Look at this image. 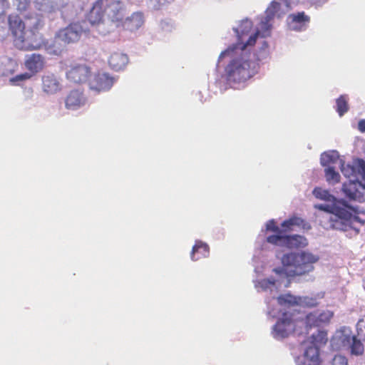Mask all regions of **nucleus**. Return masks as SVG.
<instances>
[{
  "instance_id": "nucleus-11",
  "label": "nucleus",
  "mask_w": 365,
  "mask_h": 365,
  "mask_svg": "<svg viewBox=\"0 0 365 365\" xmlns=\"http://www.w3.org/2000/svg\"><path fill=\"white\" fill-rule=\"evenodd\" d=\"M91 68L85 63L71 64L66 73L68 81L73 83H83L91 76Z\"/></svg>"
},
{
  "instance_id": "nucleus-7",
  "label": "nucleus",
  "mask_w": 365,
  "mask_h": 365,
  "mask_svg": "<svg viewBox=\"0 0 365 365\" xmlns=\"http://www.w3.org/2000/svg\"><path fill=\"white\" fill-rule=\"evenodd\" d=\"M84 24L85 22H73L66 27L59 29L55 34L54 44H60L62 42L63 45H67L78 42L82 34L88 31Z\"/></svg>"
},
{
  "instance_id": "nucleus-41",
  "label": "nucleus",
  "mask_w": 365,
  "mask_h": 365,
  "mask_svg": "<svg viewBox=\"0 0 365 365\" xmlns=\"http://www.w3.org/2000/svg\"><path fill=\"white\" fill-rule=\"evenodd\" d=\"M62 50H63V48H61V46H60L57 47V49L55 51L56 52H61Z\"/></svg>"
},
{
  "instance_id": "nucleus-9",
  "label": "nucleus",
  "mask_w": 365,
  "mask_h": 365,
  "mask_svg": "<svg viewBox=\"0 0 365 365\" xmlns=\"http://www.w3.org/2000/svg\"><path fill=\"white\" fill-rule=\"evenodd\" d=\"M339 160V156L336 151L324 153L321 155L320 162L322 166L327 167L324 173L326 180L329 184H336L340 181V175L332 166L334 164H338Z\"/></svg>"
},
{
  "instance_id": "nucleus-32",
  "label": "nucleus",
  "mask_w": 365,
  "mask_h": 365,
  "mask_svg": "<svg viewBox=\"0 0 365 365\" xmlns=\"http://www.w3.org/2000/svg\"><path fill=\"white\" fill-rule=\"evenodd\" d=\"M332 317L333 313L329 310L323 311L321 312H317V319L321 325L329 323Z\"/></svg>"
},
{
  "instance_id": "nucleus-4",
  "label": "nucleus",
  "mask_w": 365,
  "mask_h": 365,
  "mask_svg": "<svg viewBox=\"0 0 365 365\" xmlns=\"http://www.w3.org/2000/svg\"><path fill=\"white\" fill-rule=\"evenodd\" d=\"M319 258L309 252H289L282 257V268L274 269L278 274H285L287 277L304 275L314 269L313 264Z\"/></svg>"
},
{
  "instance_id": "nucleus-37",
  "label": "nucleus",
  "mask_w": 365,
  "mask_h": 365,
  "mask_svg": "<svg viewBox=\"0 0 365 365\" xmlns=\"http://www.w3.org/2000/svg\"><path fill=\"white\" fill-rule=\"evenodd\" d=\"M261 287L264 289L269 288L270 286L275 284V279L273 278L264 279L259 282Z\"/></svg>"
},
{
  "instance_id": "nucleus-31",
  "label": "nucleus",
  "mask_w": 365,
  "mask_h": 365,
  "mask_svg": "<svg viewBox=\"0 0 365 365\" xmlns=\"http://www.w3.org/2000/svg\"><path fill=\"white\" fill-rule=\"evenodd\" d=\"M3 66L4 68H0L1 76H8L14 73L16 65L14 61L9 60Z\"/></svg>"
},
{
  "instance_id": "nucleus-39",
  "label": "nucleus",
  "mask_w": 365,
  "mask_h": 365,
  "mask_svg": "<svg viewBox=\"0 0 365 365\" xmlns=\"http://www.w3.org/2000/svg\"><path fill=\"white\" fill-rule=\"evenodd\" d=\"M358 129L362 133L365 132V119L359 121Z\"/></svg>"
},
{
  "instance_id": "nucleus-1",
  "label": "nucleus",
  "mask_w": 365,
  "mask_h": 365,
  "mask_svg": "<svg viewBox=\"0 0 365 365\" xmlns=\"http://www.w3.org/2000/svg\"><path fill=\"white\" fill-rule=\"evenodd\" d=\"M9 31L14 46L24 51L40 49L45 46L43 35L40 33L43 23L37 14L26 16L25 21L18 14H9L7 18Z\"/></svg>"
},
{
  "instance_id": "nucleus-18",
  "label": "nucleus",
  "mask_w": 365,
  "mask_h": 365,
  "mask_svg": "<svg viewBox=\"0 0 365 365\" xmlns=\"http://www.w3.org/2000/svg\"><path fill=\"white\" fill-rule=\"evenodd\" d=\"M44 66V58L38 53H32L26 57L24 66L33 76L41 71Z\"/></svg>"
},
{
  "instance_id": "nucleus-22",
  "label": "nucleus",
  "mask_w": 365,
  "mask_h": 365,
  "mask_svg": "<svg viewBox=\"0 0 365 365\" xmlns=\"http://www.w3.org/2000/svg\"><path fill=\"white\" fill-rule=\"evenodd\" d=\"M320 364L319 346L312 344L304 351L302 365H320Z\"/></svg>"
},
{
  "instance_id": "nucleus-42",
  "label": "nucleus",
  "mask_w": 365,
  "mask_h": 365,
  "mask_svg": "<svg viewBox=\"0 0 365 365\" xmlns=\"http://www.w3.org/2000/svg\"><path fill=\"white\" fill-rule=\"evenodd\" d=\"M286 3L289 4L288 0H285Z\"/></svg>"
},
{
  "instance_id": "nucleus-13",
  "label": "nucleus",
  "mask_w": 365,
  "mask_h": 365,
  "mask_svg": "<svg viewBox=\"0 0 365 365\" xmlns=\"http://www.w3.org/2000/svg\"><path fill=\"white\" fill-rule=\"evenodd\" d=\"M114 83V78L106 73H97L89 81L91 90L97 92L106 91L110 89Z\"/></svg>"
},
{
  "instance_id": "nucleus-28",
  "label": "nucleus",
  "mask_w": 365,
  "mask_h": 365,
  "mask_svg": "<svg viewBox=\"0 0 365 365\" xmlns=\"http://www.w3.org/2000/svg\"><path fill=\"white\" fill-rule=\"evenodd\" d=\"M327 340V332L324 330H319L317 334L312 336V344L318 346L325 344Z\"/></svg>"
},
{
  "instance_id": "nucleus-40",
  "label": "nucleus",
  "mask_w": 365,
  "mask_h": 365,
  "mask_svg": "<svg viewBox=\"0 0 365 365\" xmlns=\"http://www.w3.org/2000/svg\"><path fill=\"white\" fill-rule=\"evenodd\" d=\"M27 5H28V2H25V3L19 2V4H18V7L19 9H25Z\"/></svg>"
},
{
  "instance_id": "nucleus-26",
  "label": "nucleus",
  "mask_w": 365,
  "mask_h": 365,
  "mask_svg": "<svg viewBox=\"0 0 365 365\" xmlns=\"http://www.w3.org/2000/svg\"><path fill=\"white\" fill-rule=\"evenodd\" d=\"M278 304L281 306L300 305L303 303L302 298L290 294H281L277 297Z\"/></svg>"
},
{
  "instance_id": "nucleus-20",
  "label": "nucleus",
  "mask_w": 365,
  "mask_h": 365,
  "mask_svg": "<svg viewBox=\"0 0 365 365\" xmlns=\"http://www.w3.org/2000/svg\"><path fill=\"white\" fill-rule=\"evenodd\" d=\"M144 23V16L141 12H134L130 17L125 19L119 28L124 30L135 31Z\"/></svg>"
},
{
  "instance_id": "nucleus-21",
  "label": "nucleus",
  "mask_w": 365,
  "mask_h": 365,
  "mask_svg": "<svg viewBox=\"0 0 365 365\" xmlns=\"http://www.w3.org/2000/svg\"><path fill=\"white\" fill-rule=\"evenodd\" d=\"M294 226L302 227L307 230L311 228L310 225L302 218L292 216L282 222L280 228L282 235H286L285 233L292 231Z\"/></svg>"
},
{
  "instance_id": "nucleus-33",
  "label": "nucleus",
  "mask_w": 365,
  "mask_h": 365,
  "mask_svg": "<svg viewBox=\"0 0 365 365\" xmlns=\"http://www.w3.org/2000/svg\"><path fill=\"white\" fill-rule=\"evenodd\" d=\"M352 207V216L346 222V228L349 227V222L353 220L354 222H357L361 223V225L365 224V212L359 213L357 215H354L355 213V210Z\"/></svg>"
},
{
  "instance_id": "nucleus-27",
  "label": "nucleus",
  "mask_w": 365,
  "mask_h": 365,
  "mask_svg": "<svg viewBox=\"0 0 365 365\" xmlns=\"http://www.w3.org/2000/svg\"><path fill=\"white\" fill-rule=\"evenodd\" d=\"M336 110L339 116H343L349 110L348 96L341 95L336 100Z\"/></svg>"
},
{
  "instance_id": "nucleus-8",
  "label": "nucleus",
  "mask_w": 365,
  "mask_h": 365,
  "mask_svg": "<svg viewBox=\"0 0 365 365\" xmlns=\"http://www.w3.org/2000/svg\"><path fill=\"white\" fill-rule=\"evenodd\" d=\"M266 242L289 250L303 248L308 245L306 237L300 235H270L267 237Z\"/></svg>"
},
{
  "instance_id": "nucleus-6",
  "label": "nucleus",
  "mask_w": 365,
  "mask_h": 365,
  "mask_svg": "<svg viewBox=\"0 0 365 365\" xmlns=\"http://www.w3.org/2000/svg\"><path fill=\"white\" fill-rule=\"evenodd\" d=\"M281 5L279 2L272 1L265 11L264 19L260 22V29L257 30L247 41L246 43L241 48L244 50L248 46H254L259 36L265 38L270 35L272 25L270 21L278 14L280 11Z\"/></svg>"
},
{
  "instance_id": "nucleus-14",
  "label": "nucleus",
  "mask_w": 365,
  "mask_h": 365,
  "mask_svg": "<svg viewBox=\"0 0 365 365\" xmlns=\"http://www.w3.org/2000/svg\"><path fill=\"white\" fill-rule=\"evenodd\" d=\"M64 102L66 109L76 110L86 104L87 98L83 90L73 89L66 95Z\"/></svg>"
},
{
  "instance_id": "nucleus-19",
  "label": "nucleus",
  "mask_w": 365,
  "mask_h": 365,
  "mask_svg": "<svg viewBox=\"0 0 365 365\" xmlns=\"http://www.w3.org/2000/svg\"><path fill=\"white\" fill-rule=\"evenodd\" d=\"M103 0H97L88 13L86 19L91 25H96L103 21Z\"/></svg>"
},
{
  "instance_id": "nucleus-12",
  "label": "nucleus",
  "mask_w": 365,
  "mask_h": 365,
  "mask_svg": "<svg viewBox=\"0 0 365 365\" xmlns=\"http://www.w3.org/2000/svg\"><path fill=\"white\" fill-rule=\"evenodd\" d=\"M342 190L350 200L360 202L365 201V185L358 180H351L343 184Z\"/></svg>"
},
{
  "instance_id": "nucleus-29",
  "label": "nucleus",
  "mask_w": 365,
  "mask_h": 365,
  "mask_svg": "<svg viewBox=\"0 0 365 365\" xmlns=\"http://www.w3.org/2000/svg\"><path fill=\"white\" fill-rule=\"evenodd\" d=\"M317 318V312H311L306 316L304 324L309 329L320 327L322 325Z\"/></svg>"
},
{
  "instance_id": "nucleus-36",
  "label": "nucleus",
  "mask_w": 365,
  "mask_h": 365,
  "mask_svg": "<svg viewBox=\"0 0 365 365\" xmlns=\"http://www.w3.org/2000/svg\"><path fill=\"white\" fill-rule=\"evenodd\" d=\"M332 365H348V361L345 356L336 355L332 359Z\"/></svg>"
},
{
  "instance_id": "nucleus-30",
  "label": "nucleus",
  "mask_w": 365,
  "mask_h": 365,
  "mask_svg": "<svg viewBox=\"0 0 365 365\" xmlns=\"http://www.w3.org/2000/svg\"><path fill=\"white\" fill-rule=\"evenodd\" d=\"M33 76L28 71L18 74L9 79V83L13 86H20L22 82L30 80Z\"/></svg>"
},
{
  "instance_id": "nucleus-23",
  "label": "nucleus",
  "mask_w": 365,
  "mask_h": 365,
  "mask_svg": "<svg viewBox=\"0 0 365 365\" xmlns=\"http://www.w3.org/2000/svg\"><path fill=\"white\" fill-rule=\"evenodd\" d=\"M108 62L113 70L118 71L126 66L128 63V57L125 53L114 52L110 56Z\"/></svg>"
},
{
  "instance_id": "nucleus-35",
  "label": "nucleus",
  "mask_w": 365,
  "mask_h": 365,
  "mask_svg": "<svg viewBox=\"0 0 365 365\" xmlns=\"http://www.w3.org/2000/svg\"><path fill=\"white\" fill-rule=\"evenodd\" d=\"M173 0H151L153 6L156 10H160L164 8L168 4L172 3Z\"/></svg>"
},
{
  "instance_id": "nucleus-2",
  "label": "nucleus",
  "mask_w": 365,
  "mask_h": 365,
  "mask_svg": "<svg viewBox=\"0 0 365 365\" xmlns=\"http://www.w3.org/2000/svg\"><path fill=\"white\" fill-rule=\"evenodd\" d=\"M317 199L331 204H317L314 208L323 213L317 215L320 225L326 230H346V222L352 216V207L345 200H338L327 190L315 187L312 192Z\"/></svg>"
},
{
  "instance_id": "nucleus-3",
  "label": "nucleus",
  "mask_w": 365,
  "mask_h": 365,
  "mask_svg": "<svg viewBox=\"0 0 365 365\" xmlns=\"http://www.w3.org/2000/svg\"><path fill=\"white\" fill-rule=\"evenodd\" d=\"M235 48H228L221 52L219 61L225 56L232 58L225 68L226 79L229 83H244L254 76L258 71L259 64L240 55L234 56Z\"/></svg>"
},
{
  "instance_id": "nucleus-17",
  "label": "nucleus",
  "mask_w": 365,
  "mask_h": 365,
  "mask_svg": "<svg viewBox=\"0 0 365 365\" xmlns=\"http://www.w3.org/2000/svg\"><path fill=\"white\" fill-rule=\"evenodd\" d=\"M126 14L124 6L120 1H113L108 5V16L110 19L120 27L123 22Z\"/></svg>"
},
{
  "instance_id": "nucleus-25",
  "label": "nucleus",
  "mask_w": 365,
  "mask_h": 365,
  "mask_svg": "<svg viewBox=\"0 0 365 365\" xmlns=\"http://www.w3.org/2000/svg\"><path fill=\"white\" fill-rule=\"evenodd\" d=\"M209 255L210 247L208 245L201 241H197L192 250V259L193 261H197L200 259L207 257Z\"/></svg>"
},
{
  "instance_id": "nucleus-34",
  "label": "nucleus",
  "mask_w": 365,
  "mask_h": 365,
  "mask_svg": "<svg viewBox=\"0 0 365 365\" xmlns=\"http://www.w3.org/2000/svg\"><path fill=\"white\" fill-rule=\"evenodd\" d=\"M266 230L274 232V235H282L280 227L277 225L274 220H270L267 222Z\"/></svg>"
},
{
  "instance_id": "nucleus-24",
  "label": "nucleus",
  "mask_w": 365,
  "mask_h": 365,
  "mask_svg": "<svg viewBox=\"0 0 365 365\" xmlns=\"http://www.w3.org/2000/svg\"><path fill=\"white\" fill-rule=\"evenodd\" d=\"M42 89L47 94H54L61 90V85L53 75L42 77Z\"/></svg>"
},
{
  "instance_id": "nucleus-5",
  "label": "nucleus",
  "mask_w": 365,
  "mask_h": 365,
  "mask_svg": "<svg viewBox=\"0 0 365 365\" xmlns=\"http://www.w3.org/2000/svg\"><path fill=\"white\" fill-rule=\"evenodd\" d=\"M304 325V319L296 317V313L285 312L277 322L273 328V335L276 339H284L297 331V327Z\"/></svg>"
},
{
  "instance_id": "nucleus-15",
  "label": "nucleus",
  "mask_w": 365,
  "mask_h": 365,
  "mask_svg": "<svg viewBox=\"0 0 365 365\" xmlns=\"http://www.w3.org/2000/svg\"><path fill=\"white\" fill-rule=\"evenodd\" d=\"M341 343L343 346L350 347L352 354L360 355L363 354L364 346L360 340L357 339L355 336H348L341 334L339 336L334 337L331 339L332 345Z\"/></svg>"
},
{
  "instance_id": "nucleus-43",
  "label": "nucleus",
  "mask_w": 365,
  "mask_h": 365,
  "mask_svg": "<svg viewBox=\"0 0 365 365\" xmlns=\"http://www.w3.org/2000/svg\"><path fill=\"white\" fill-rule=\"evenodd\" d=\"M108 1V0H103V3H104L105 1Z\"/></svg>"
},
{
  "instance_id": "nucleus-38",
  "label": "nucleus",
  "mask_w": 365,
  "mask_h": 365,
  "mask_svg": "<svg viewBox=\"0 0 365 365\" xmlns=\"http://www.w3.org/2000/svg\"><path fill=\"white\" fill-rule=\"evenodd\" d=\"M9 6V4L7 0H0V15H3L6 13Z\"/></svg>"
},
{
  "instance_id": "nucleus-10",
  "label": "nucleus",
  "mask_w": 365,
  "mask_h": 365,
  "mask_svg": "<svg viewBox=\"0 0 365 365\" xmlns=\"http://www.w3.org/2000/svg\"><path fill=\"white\" fill-rule=\"evenodd\" d=\"M338 164L341 167L342 174L351 180H358L359 176L365 181V161L362 159H356L353 165L346 164L339 158Z\"/></svg>"
},
{
  "instance_id": "nucleus-16",
  "label": "nucleus",
  "mask_w": 365,
  "mask_h": 365,
  "mask_svg": "<svg viewBox=\"0 0 365 365\" xmlns=\"http://www.w3.org/2000/svg\"><path fill=\"white\" fill-rule=\"evenodd\" d=\"M288 20L289 26L292 30L302 31L307 29L311 18L304 11H300L289 14Z\"/></svg>"
}]
</instances>
